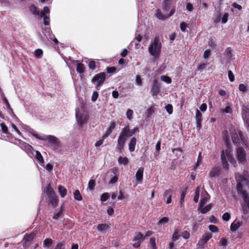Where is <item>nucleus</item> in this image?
I'll return each instance as SVG.
<instances>
[{
  "label": "nucleus",
  "mask_w": 249,
  "mask_h": 249,
  "mask_svg": "<svg viewBox=\"0 0 249 249\" xmlns=\"http://www.w3.org/2000/svg\"><path fill=\"white\" fill-rule=\"evenodd\" d=\"M235 178L237 181L236 189L238 194L242 195L244 203L241 204L242 210L244 215L249 213V196L246 190H243L242 183L249 188V173L245 171L243 175L235 173Z\"/></svg>",
  "instance_id": "f257e3e1"
},
{
  "label": "nucleus",
  "mask_w": 249,
  "mask_h": 249,
  "mask_svg": "<svg viewBox=\"0 0 249 249\" xmlns=\"http://www.w3.org/2000/svg\"><path fill=\"white\" fill-rule=\"evenodd\" d=\"M161 44L158 36L155 37L148 48L149 53L155 58H159L161 52Z\"/></svg>",
  "instance_id": "f03ea898"
},
{
  "label": "nucleus",
  "mask_w": 249,
  "mask_h": 249,
  "mask_svg": "<svg viewBox=\"0 0 249 249\" xmlns=\"http://www.w3.org/2000/svg\"><path fill=\"white\" fill-rule=\"evenodd\" d=\"M137 131H138V128L136 127L133 129H130L128 126H125L122 129L119 136L124 138L126 141L128 138L131 137Z\"/></svg>",
  "instance_id": "7ed1b4c3"
},
{
  "label": "nucleus",
  "mask_w": 249,
  "mask_h": 249,
  "mask_svg": "<svg viewBox=\"0 0 249 249\" xmlns=\"http://www.w3.org/2000/svg\"><path fill=\"white\" fill-rule=\"evenodd\" d=\"M36 138L38 139L43 141H48V142L54 145L58 146L59 143V140L55 136L53 135H43L39 136L38 134L34 135Z\"/></svg>",
  "instance_id": "20e7f679"
},
{
  "label": "nucleus",
  "mask_w": 249,
  "mask_h": 249,
  "mask_svg": "<svg viewBox=\"0 0 249 249\" xmlns=\"http://www.w3.org/2000/svg\"><path fill=\"white\" fill-rule=\"evenodd\" d=\"M106 79V74L104 72H101L96 74L92 79L91 82L96 85V89L103 84Z\"/></svg>",
  "instance_id": "39448f33"
},
{
  "label": "nucleus",
  "mask_w": 249,
  "mask_h": 249,
  "mask_svg": "<svg viewBox=\"0 0 249 249\" xmlns=\"http://www.w3.org/2000/svg\"><path fill=\"white\" fill-rule=\"evenodd\" d=\"M212 237V233L209 232L205 233L197 244V248L198 249H204L205 244Z\"/></svg>",
  "instance_id": "423d86ee"
},
{
  "label": "nucleus",
  "mask_w": 249,
  "mask_h": 249,
  "mask_svg": "<svg viewBox=\"0 0 249 249\" xmlns=\"http://www.w3.org/2000/svg\"><path fill=\"white\" fill-rule=\"evenodd\" d=\"M135 234V235L133 239V241H137V242L134 243L132 246L134 248H137L140 247L142 242L144 240V237L143 235L140 232H136Z\"/></svg>",
  "instance_id": "0eeeda50"
},
{
  "label": "nucleus",
  "mask_w": 249,
  "mask_h": 249,
  "mask_svg": "<svg viewBox=\"0 0 249 249\" xmlns=\"http://www.w3.org/2000/svg\"><path fill=\"white\" fill-rule=\"evenodd\" d=\"M236 157L239 162L244 163L246 160V153L242 147H238L236 149Z\"/></svg>",
  "instance_id": "6e6552de"
},
{
  "label": "nucleus",
  "mask_w": 249,
  "mask_h": 249,
  "mask_svg": "<svg viewBox=\"0 0 249 249\" xmlns=\"http://www.w3.org/2000/svg\"><path fill=\"white\" fill-rule=\"evenodd\" d=\"M160 84L156 79H154L153 81L152 88L151 89V93L153 96H157L160 92Z\"/></svg>",
  "instance_id": "1a4fd4ad"
},
{
  "label": "nucleus",
  "mask_w": 249,
  "mask_h": 249,
  "mask_svg": "<svg viewBox=\"0 0 249 249\" xmlns=\"http://www.w3.org/2000/svg\"><path fill=\"white\" fill-rule=\"evenodd\" d=\"M126 141L124 139L119 136L117 140V143L116 147V150L120 153H121L124 148Z\"/></svg>",
  "instance_id": "9d476101"
},
{
  "label": "nucleus",
  "mask_w": 249,
  "mask_h": 249,
  "mask_svg": "<svg viewBox=\"0 0 249 249\" xmlns=\"http://www.w3.org/2000/svg\"><path fill=\"white\" fill-rule=\"evenodd\" d=\"M195 119L196 128L199 130L201 128L202 114L197 109H196Z\"/></svg>",
  "instance_id": "9b49d317"
},
{
  "label": "nucleus",
  "mask_w": 249,
  "mask_h": 249,
  "mask_svg": "<svg viewBox=\"0 0 249 249\" xmlns=\"http://www.w3.org/2000/svg\"><path fill=\"white\" fill-rule=\"evenodd\" d=\"M210 196L209 195L206 191H204L201 194L199 206H204L205 204L210 200Z\"/></svg>",
  "instance_id": "f8f14e48"
},
{
  "label": "nucleus",
  "mask_w": 249,
  "mask_h": 249,
  "mask_svg": "<svg viewBox=\"0 0 249 249\" xmlns=\"http://www.w3.org/2000/svg\"><path fill=\"white\" fill-rule=\"evenodd\" d=\"M243 225V222L241 221H237L235 220L231 224L230 230L231 232H233L235 231L238 228H239Z\"/></svg>",
  "instance_id": "ddd939ff"
},
{
  "label": "nucleus",
  "mask_w": 249,
  "mask_h": 249,
  "mask_svg": "<svg viewBox=\"0 0 249 249\" xmlns=\"http://www.w3.org/2000/svg\"><path fill=\"white\" fill-rule=\"evenodd\" d=\"M144 168L143 167H140L138 170L136 175V179L138 183H142L143 179V174Z\"/></svg>",
  "instance_id": "4468645a"
},
{
  "label": "nucleus",
  "mask_w": 249,
  "mask_h": 249,
  "mask_svg": "<svg viewBox=\"0 0 249 249\" xmlns=\"http://www.w3.org/2000/svg\"><path fill=\"white\" fill-rule=\"evenodd\" d=\"M115 127V123L114 122H111L108 128H107L106 133L102 136L103 139H106L112 133Z\"/></svg>",
  "instance_id": "2eb2a0df"
},
{
  "label": "nucleus",
  "mask_w": 249,
  "mask_h": 249,
  "mask_svg": "<svg viewBox=\"0 0 249 249\" xmlns=\"http://www.w3.org/2000/svg\"><path fill=\"white\" fill-rule=\"evenodd\" d=\"M75 115H76V120H77V123L79 124H80V125H82L86 123V121H87L86 117L84 116L79 115L78 111V109H76Z\"/></svg>",
  "instance_id": "dca6fc26"
},
{
  "label": "nucleus",
  "mask_w": 249,
  "mask_h": 249,
  "mask_svg": "<svg viewBox=\"0 0 249 249\" xmlns=\"http://www.w3.org/2000/svg\"><path fill=\"white\" fill-rule=\"evenodd\" d=\"M172 190L170 189L166 190L163 193L164 199L167 197L166 204H170L172 201Z\"/></svg>",
  "instance_id": "f3484780"
},
{
  "label": "nucleus",
  "mask_w": 249,
  "mask_h": 249,
  "mask_svg": "<svg viewBox=\"0 0 249 249\" xmlns=\"http://www.w3.org/2000/svg\"><path fill=\"white\" fill-rule=\"evenodd\" d=\"M212 208V204H209L205 206H199L198 208V211L202 213H206L210 211Z\"/></svg>",
  "instance_id": "a211bd4d"
},
{
  "label": "nucleus",
  "mask_w": 249,
  "mask_h": 249,
  "mask_svg": "<svg viewBox=\"0 0 249 249\" xmlns=\"http://www.w3.org/2000/svg\"><path fill=\"white\" fill-rule=\"evenodd\" d=\"M136 142L137 140L136 138L133 137L130 139V142L128 144V148L130 152L134 151L135 149Z\"/></svg>",
  "instance_id": "6ab92c4d"
},
{
  "label": "nucleus",
  "mask_w": 249,
  "mask_h": 249,
  "mask_svg": "<svg viewBox=\"0 0 249 249\" xmlns=\"http://www.w3.org/2000/svg\"><path fill=\"white\" fill-rule=\"evenodd\" d=\"M45 193L49 197L54 196L55 195L54 191L52 187H51L50 184H48L46 187Z\"/></svg>",
  "instance_id": "aec40b11"
},
{
  "label": "nucleus",
  "mask_w": 249,
  "mask_h": 249,
  "mask_svg": "<svg viewBox=\"0 0 249 249\" xmlns=\"http://www.w3.org/2000/svg\"><path fill=\"white\" fill-rule=\"evenodd\" d=\"M221 160H222V162L223 168L225 169H228L229 168V167H228L229 165H228V162L227 160L226 157L224 154V150H222L221 152Z\"/></svg>",
  "instance_id": "412c9836"
},
{
  "label": "nucleus",
  "mask_w": 249,
  "mask_h": 249,
  "mask_svg": "<svg viewBox=\"0 0 249 249\" xmlns=\"http://www.w3.org/2000/svg\"><path fill=\"white\" fill-rule=\"evenodd\" d=\"M110 228V227L106 224H101L97 226V230L102 232H105Z\"/></svg>",
  "instance_id": "4be33fe9"
},
{
  "label": "nucleus",
  "mask_w": 249,
  "mask_h": 249,
  "mask_svg": "<svg viewBox=\"0 0 249 249\" xmlns=\"http://www.w3.org/2000/svg\"><path fill=\"white\" fill-rule=\"evenodd\" d=\"M30 11L34 15L40 16V13L37 7L33 4L29 7Z\"/></svg>",
  "instance_id": "5701e85b"
},
{
  "label": "nucleus",
  "mask_w": 249,
  "mask_h": 249,
  "mask_svg": "<svg viewBox=\"0 0 249 249\" xmlns=\"http://www.w3.org/2000/svg\"><path fill=\"white\" fill-rule=\"evenodd\" d=\"M51 205L53 207H56L58 203V198L55 195L54 196L49 197Z\"/></svg>",
  "instance_id": "b1692460"
},
{
  "label": "nucleus",
  "mask_w": 249,
  "mask_h": 249,
  "mask_svg": "<svg viewBox=\"0 0 249 249\" xmlns=\"http://www.w3.org/2000/svg\"><path fill=\"white\" fill-rule=\"evenodd\" d=\"M219 171L220 170L218 167H214L210 171L209 173V176L211 178H213L216 176H218L219 175Z\"/></svg>",
  "instance_id": "393cba45"
},
{
  "label": "nucleus",
  "mask_w": 249,
  "mask_h": 249,
  "mask_svg": "<svg viewBox=\"0 0 249 249\" xmlns=\"http://www.w3.org/2000/svg\"><path fill=\"white\" fill-rule=\"evenodd\" d=\"M155 16L160 20H164L167 18L166 14H162L159 9L157 10L155 13Z\"/></svg>",
  "instance_id": "a878e982"
},
{
  "label": "nucleus",
  "mask_w": 249,
  "mask_h": 249,
  "mask_svg": "<svg viewBox=\"0 0 249 249\" xmlns=\"http://www.w3.org/2000/svg\"><path fill=\"white\" fill-rule=\"evenodd\" d=\"M225 153V156L226 157V159H228L229 162L231 163H235L234 159L231 155V152L228 150H226L225 151H224V153Z\"/></svg>",
  "instance_id": "bb28decb"
},
{
  "label": "nucleus",
  "mask_w": 249,
  "mask_h": 249,
  "mask_svg": "<svg viewBox=\"0 0 249 249\" xmlns=\"http://www.w3.org/2000/svg\"><path fill=\"white\" fill-rule=\"evenodd\" d=\"M58 192L61 197H64L67 193V189L62 186L59 185L58 187Z\"/></svg>",
  "instance_id": "cd10ccee"
},
{
  "label": "nucleus",
  "mask_w": 249,
  "mask_h": 249,
  "mask_svg": "<svg viewBox=\"0 0 249 249\" xmlns=\"http://www.w3.org/2000/svg\"><path fill=\"white\" fill-rule=\"evenodd\" d=\"M85 66L83 64L77 63L76 65V71L77 72L82 74L85 71Z\"/></svg>",
  "instance_id": "c85d7f7f"
},
{
  "label": "nucleus",
  "mask_w": 249,
  "mask_h": 249,
  "mask_svg": "<svg viewBox=\"0 0 249 249\" xmlns=\"http://www.w3.org/2000/svg\"><path fill=\"white\" fill-rule=\"evenodd\" d=\"M35 236V234L34 233H31L29 234H26L24 236L23 240L25 242H29L33 240Z\"/></svg>",
  "instance_id": "c756f323"
},
{
  "label": "nucleus",
  "mask_w": 249,
  "mask_h": 249,
  "mask_svg": "<svg viewBox=\"0 0 249 249\" xmlns=\"http://www.w3.org/2000/svg\"><path fill=\"white\" fill-rule=\"evenodd\" d=\"M118 161L120 164H123L125 165L128 164V159L126 157H123L122 156H120L118 158Z\"/></svg>",
  "instance_id": "7c9ffc66"
},
{
  "label": "nucleus",
  "mask_w": 249,
  "mask_h": 249,
  "mask_svg": "<svg viewBox=\"0 0 249 249\" xmlns=\"http://www.w3.org/2000/svg\"><path fill=\"white\" fill-rule=\"evenodd\" d=\"M224 54L227 56L228 60H231L232 58V50L231 48H227Z\"/></svg>",
  "instance_id": "2f4dec72"
},
{
  "label": "nucleus",
  "mask_w": 249,
  "mask_h": 249,
  "mask_svg": "<svg viewBox=\"0 0 249 249\" xmlns=\"http://www.w3.org/2000/svg\"><path fill=\"white\" fill-rule=\"evenodd\" d=\"M40 16L43 18L44 24L45 26L49 25L50 24V18L49 17H47L44 15V12H41Z\"/></svg>",
  "instance_id": "473e14b6"
},
{
  "label": "nucleus",
  "mask_w": 249,
  "mask_h": 249,
  "mask_svg": "<svg viewBox=\"0 0 249 249\" xmlns=\"http://www.w3.org/2000/svg\"><path fill=\"white\" fill-rule=\"evenodd\" d=\"M169 221V218L167 217H163L159 219V221L157 223V225L159 226H161L164 225L168 223Z\"/></svg>",
  "instance_id": "72a5a7b5"
},
{
  "label": "nucleus",
  "mask_w": 249,
  "mask_h": 249,
  "mask_svg": "<svg viewBox=\"0 0 249 249\" xmlns=\"http://www.w3.org/2000/svg\"><path fill=\"white\" fill-rule=\"evenodd\" d=\"M53 244V240L51 238H47L43 242V247L49 248Z\"/></svg>",
  "instance_id": "f704fd0d"
},
{
  "label": "nucleus",
  "mask_w": 249,
  "mask_h": 249,
  "mask_svg": "<svg viewBox=\"0 0 249 249\" xmlns=\"http://www.w3.org/2000/svg\"><path fill=\"white\" fill-rule=\"evenodd\" d=\"M2 100L4 103L6 105V108L7 109L8 112L10 114H11V113L13 112V110L10 107V105L8 101V100L5 97L3 98Z\"/></svg>",
  "instance_id": "c9c22d12"
},
{
  "label": "nucleus",
  "mask_w": 249,
  "mask_h": 249,
  "mask_svg": "<svg viewBox=\"0 0 249 249\" xmlns=\"http://www.w3.org/2000/svg\"><path fill=\"white\" fill-rule=\"evenodd\" d=\"M229 242L228 240L225 238H221L219 241V245L222 246L223 248H226L228 246Z\"/></svg>",
  "instance_id": "e433bc0d"
},
{
  "label": "nucleus",
  "mask_w": 249,
  "mask_h": 249,
  "mask_svg": "<svg viewBox=\"0 0 249 249\" xmlns=\"http://www.w3.org/2000/svg\"><path fill=\"white\" fill-rule=\"evenodd\" d=\"M74 198L75 199L81 201L82 199V197L80 193V192L78 190H76L73 193Z\"/></svg>",
  "instance_id": "4c0bfd02"
},
{
  "label": "nucleus",
  "mask_w": 249,
  "mask_h": 249,
  "mask_svg": "<svg viewBox=\"0 0 249 249\" xmlns=\"http://www.w3.org/2000/svg\"><path fill=\"white\" fill-rule=\"evenodd\" d=\"M36 159L40 163H42L44 162V160L42 156L41 155V153L38 151H36Z\"/></svg>",
  "instance_id": "58836bf2"
},
{
  "label": "nucleus",
  "mask_w": 249,
  "mask_h": 249,
  "mask_svg": "<svg viewBox=\"0 0 249 249\" xmlns=\"http://www.w3.org/2000/svg\"><path fill=\"white\" fill-rule=\"evenodd\" d=\"M150 246L151 249H157L156 244V240L154 237H151L150 238Z\"/></svg>",
  "instance_id": "ea45409f"
},
{
  "label": "nucleus",
  "mask_w": 249,
  "mask_h": 249,
  "mask_svg": "<svg viewBox=\"0 0 249 249\" xmlns=\"http://www.w3.org/2000/svg\"><path fill=\"white\" fill-rule=\"evenodd\" d=\"M199 196V187H197L195 191V195L194 197V201L195 202H197Z\"/></svg>",
  "instance_id": "a19ab883"
},
{
  "label": "nucleus",
  "mask_w": 249,
  "mask_h": 249,
  "mask_svg": "<svg viewBox=\"0 0 249 249\" xmlns=\"http://www.w3.org/2000/svg\"><path fill=\"white\" fill-rule=\"evenodd\" d=\"M65 242L63 241L58 243L54 249H65Z\"/></svg>",
  "instance_id": "79ce46f5"
},
{
  "label": "nucleus",
  "mask_w": 249,
  "mask_h": 249,
  "mask_svg": "<svg viewBox=\"0 0 249 249\" xmlns=\"http://www.w3.org/2000/svg\"><path fill=\"white\" fill-rule=\"evenodd\" d=\"M35 56L37 58H41L43 55V51L40 49H36L35 52Z\"/></svg>",
  "instance_id": "37998d69"
},
{
  "label": "nucleus",
  "mask_w": 249,
  "mask_h": 249,
  "mask_svg": "<svg viewBox=\"0 0 249 249\" xmlns=\"http://www.w3.org/2000/svg\"><path fill=\"white\" fill-rule=\"evenodd\" d=\"M95 185V181L93 179H90L88 183V188L90 190H93Z\"/></svg>",
  "instance_id": "c03bdc74"
},
{
  "label": "nucleus",
  "mask_w": 249,
  "mask_h": 249,
  "mask_svg": "<svg viewBox=\"0 0 249 249\" xmlns=\"http://www.w3.org/2000/svg\"><path fill=\"white\" fill-rule=\"evenodd\" d=\"M186 194H187L186 189L183 190L181 193L180 203L181 205H182V204L184 201V198H185V196Z\"/></svg>",
  "instance_id": "a18cd8bd"
},
{
  "label": "nucleus",
  "mask_w": 249,
  "mask_h": 249,
  "mask_svg": "<svg viewBox=\"0 0 249 249\" xmlns=\"http://www.w3.org/2000/svg\"><path fill=\"white\" fill-rule=\"evenodd\" d=\"M160 78L162 81L167 84H170L172 82L171 79L167 76H161Z\"/></svg>",
  "instance_id": "49530a36"
},
{
  "label": "nucleus",
  "mask_w": 249,
  "mask_h": 249,
  "mask_svg": "<svg viewBox=\"0 0 249 249\" xmlns=\"http://www.w3.org/2000/svg\"><path fill=\"white\" fill-rule=\"evenodd\" d=\"M239 89L240 91L245 92L248 90L247 87L244 84H240L239 85Z\"/></svg>",
  "instance_id": "de8ad7c7"
},
{
  "label": "nucleus",
  "mask_w": 249,
  "mask_h": 249,
  "mask_svg": "<svg viewBox=\"0 0 249 249\" xmlns=\"http://www.w3.org/2000/svg\"><path fill=\"white\" fill-rule=\"evenodd\" d=\"M169 0H165L162 4L163 9L164 11H168L169 9Z\"/></svg>",
  "instance_id": "09e8293b"
},
{
  "label": "nucleus",
  "mask_w": 249,
  "mask_h": 249,
  "mask_svg": "<svg viewBox=\"0 0 249 249\" xmlns=\"http://www.w3.org/2000/svg\"><path fill=\"white\" fill-rule=\"evenodd\" d=\"M223 137L226 142L229 141V133L227 130H224L222 132Z\"/></svg>",
  "instance_id": "8fccbe9b"
},
{
  "label": "nucleus",
  "mask_w": 249,
  "mask_h": 249,
  "mask_svg": "<svg viewBox=\"0 0 249 249\" xmlns=\"http://www.w3.org/2000/svg\"><path fill=\"white\" fill-rule=\"evenodd\" d=\"M109 196V195L107 193H105L103 194L101 196V200L102 201H106L107 200Z\"/></svg>",
  "instance_id": "3c124183"
},
{
  "label": "nucleus",
  "mask_w": 249,
  "mask_h": 249,
  "mask_svg": "<svg viewBox=\"0 0 249 249\" xmlns=\"http://www.w3.org/2000/svg\"><path fill=\"white\" fill-rule=\"evenodd\" d=\"M165 109L169 114H171L173 113L172 105L171 104H168L167 106H165Z\"/></svg>",
  "instance_id": "603ef678"
},
{
  "label": "nucleus",
  "mask_w": 249,
  "mask_h": 249,
  "mask_svg": "<svg viewBox=\"0 0 249 249\" xmlns=\"http://www.w3.org/2000/svg\"><path fill=\"white\" fill-rule=\"evenodd\" d=\"M133 111L132 109H128L126 112V116L128 120H131L132 119Z\"/></svg>",
  "instance_id": "864d4df0"
},
{
  "label": "nucleus",
  "mask_w": 249,
  "mask_h": 249,
  "mask_svg": "<svg viewBox=\"0 0 249 249\" xmlns=\"http://www.w3.org/2000/svg\"><path fill=\"white\" fill-rule=\"evenodd\" d=\"M231 214L228 213H226L222 215V219L225 221H228L230 219Z\"/></svg>",
  "instance_id": "5fc2aeb1"
},
{
  "label": "nucleus",
  "mask_w": 249,
  "mask_h": 249,
  "mask_svg": "<svg viewBox=\"0 0 249 249\" xmlns=\"http://www.w3.org/2000/svg\"><path fill=\"white\" fill-rule=\"evenodd\" d=\"M229 14L228 13H225L222 17V23H226L228 20Z\"/></svg>",
  "instance_id": "6e6d98bb"
},
{
  "label": "nucleus",
  "mask_w": 249,
  "mask_h": 249,
  "mask_svg": "<svg viewBox=\"0 0 249 249\" xmlns=\"http://www.w3.org/2000/svg\"><path fill=\"white\" fill-rule=\"evenodd\" d=\"M180 27L181 31L183 32H185L186 28L188 27V25L185 22H182L180 24Z\"/></svg>",
  "instance_id": "4d7b16f0"
},
{
  "label": "nucleus",
  "mask_w": 249,
  "mask_h": 249,
  "mask_svg": "<svg viewBox=\"0 0 249 249\" xmlns=\"http://www.w3.org/2000/svg\"><path fill=\"white\" fill-rule=\"evenodd\" d=\"M0 125V127H1L2 132L5 134H7L8 133V128L6 126V125H5V124L4 123H1Z\"/></svg>",
  "instance_id": "13d9d810"
},
{
  "label": "nucleus",
  "mask_w": 249,
  "mask_h": 249,
  "mask_svg": "<svg viewBox=\"0 0 249 249\" xmlns=\"http://www.w3.org/2000/svg\"><path fill=\"white\" fill-rule=\"evenodd\" d=\"M135 81L137 85L139 86H141L142 85V81L140 75H136Z\"/></svg>",
  "instance_id": "bf43d9fd"
},
{
  "label": "nucleus",
  "mask_w": 249,
  "mask_h": 249,
  "mask_svg": "<svg viewBox=\"0 0 249 249\" xmlns=\"http://www.w3.org/2000/svg\"><path fill=\"white\" fill-rule=\"evenodd\" d=\"M209 229L210 231L213 232H218V228L217 227L213 225H210L209 226Z\"/></svg>",
  "instance_id": "052dcab7"
},
{
  "label": "nucleus",
  "mask_w": 249,
  "mask_h": 249,
  "mask_svg": "<svg viewBox=\"0 0 249 249\" xmlns=\"http://www.w3.org/2000/svg\"><path fill=\"white\" fill-rule=\"evenodd\" d=\"M228 77L231 82H233L234 81V75L233 72L230 70L228 71Z\"/></svg>",
  "instance_id": "680f3d73"
},
{
  "label": "nucleus",
  "mask_w": 249,
  "mask_h": 249,
  "mask_svg": "<svg viewBox=\"0 0 249 249\" xmlns=\"http://www.w3.org/2000/svg\"><path fill=\"white\" fill-rule=\"evenodd\" d=\"M98 97V93L97 91H94L91 97V100L95 102Z\"/></svg>",
  "instance_id": "e2e57ef3"
},
{
  "label": "nucleus",
  "mask_w": 249,
  "mask_h": 249,
  "mask_svg": "<svg viewBox=\"0 0 249 249\" xmlns=\"http://www.w3.org/2000/svg\"><path fill=\"white\" fill-rule=\"evenodd\" d=\"M186 10L188 12H192L193 10V6L190 2L186 3Z\"/></svg>",
  "instance_id": "0e129e2a"
},
{
  "label": "nucleus",
  "mask_w": 249,
  "mask_h": 249,
  "mask_svg": "<svg viewBox=\"0 0 249 249\" xmlns=\"http://www.w3.org/2000/svg\"><path fill=\"white\" fill-rule=\"evenodd\" d=\"M178 237H179V235L178 234V232L177 231H175L173 234L172 238L173 241H176V240H177L178 239Z\"/></svg>",
  "instance_id": "69168bd1"
},
{
  "label": "nucleus",
  "mask_w": 249,
  "mask_h": 249,
  "mask_svg": "<svg viewBox=\"0 0 249 249\" xmlns=\"http://www.w3.org/2000/svg\"><path fill=\"white\" fill-rule=\"evenodd\" d=\"M207 64L203 63L202 64L199 65L198 66L197 68V70L198 71H202L204 69H205L206 67Z\"/></svg>",
  "instance_id": "338daca9"
},
{
  "label": "nucleus",
  "mask_w": 249,
  "mask_h": 249,
  "mask_svg": "<svg viewBox=\"0 0 249 249\" xmlns=\"http://www.w3.org/2000/svg\"><path fill=\"white\" fill-rule=\"evenodd\" d=\"M107 72L108 73L115 72L116 69L114 67H107L106 69Z\"/></svg>",
  "instance_id": "774afa93"
}]
</instances>
